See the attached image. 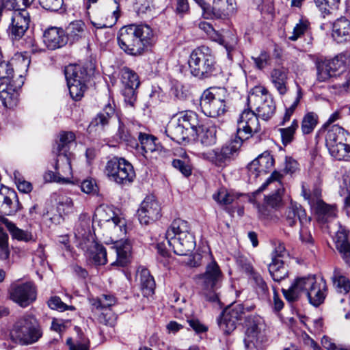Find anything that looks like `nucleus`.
I'll list each match as a JSON object with an SVG mask.
<instances>
[{"label":"nucleus","instance_id":"c9c22d12","mask_svg":"<svg viewBox=\"0 0 350 350\" xmlns=\"http://www.w3.org/2000/svg\"><path fill=\"white\" fill-rule=\"evenodd\" d=\"M75 135L72 131H62L59 135V139L53 148V152L57 155L69 154L70 145L75 140Z\"/></svg>","mask_w":350,"mask_h":350},{"label":"nucleus","instance_id":"f8f14e48","mask_svg":"<svg viewBox=\"0 0 350 350\" xmlns=\"http://www.w3.org/2000/svg\"><path fill=\"white\" fill-rule=\"evenodd\" d=\"M83 240L80 243L81 249L90 262L96 265H104L107 262V252L103 245L95 241L94 237L86 232L81 234Z\"/></svg>","mask_w":350,"mask_h":350},{"label":"nucleus","instance_id":"f257e3e1","mask_svg":"<svg viewBox=\"0 0 350 350\" xmlns=\"http://www.w3.org/2000/svg\"><path fill=\"white\" fill-rule=\"evenodd\" d=\"M286 299L289 302L298 300L305 294L309 302L314 306L323 303L327 291V285L323 278H317L315 275L297 278L288 289H282Z\"/></svg>","mask_w":350,"mask_h":350},{"label":"nucleus","instance_id":"bb28decb","mask_svg":"<svg viewBox=\"0 0 350 350\" xmlns=\"http://www.w3.org/2000/svg\"><path fill=\"white\" fill-rule=\"evenodd\" d=\"M288 69L283 66L273 68L270 73L271 82L281 96L286 94L288 90Z\"/></svg>","mask_w":350,"mask_h":350},{"label":"nucleus","instance_id":"6e6552de","mask_svg":"<svg viewBox=\"0 0 350 350\" xmlns=\"http://www.w3.org/2000/svg\"><path fill=\"white\" fill-rule=\"evenodd\" d=\"M14 69L8 62H0V99L5 107H12L16 103L20 85H15L12 79Z\"/></svg>","mask_w":350,"mask_h":350},{"label":"nucleus","instance_id":"4c0bfd02","mask_svg":"<svg viewBox=\"0 0 350 350\" xmlns=\"http://www.w3.org/2000/svg\"><path fill=\"white\" fill-rule=\"evenodd\" d=\"M249 278L258 297L264 301H269V289L262 275L258 272L253 273L252 275Z\"/></svg>","mask_w":350,"mask_h":350},{"label":"nucleus","instance_id":"603ef678","mask_svg":"<svg viewBox=\"0 0 350 350\" xmlns=\"http://www.w3.org/2000/svg\"><path fill=\"white\" fill-rule=\"evenodd\" d=\"M90 303L96 310H107L116 304V298L111 294H103L96 299H90Z\"/></svg>","mask_w":350,"mask_h":350},{"label":"nucleus","instance_id":"5fc2aeb1","mask_svg":"<svg viewBox=\"0 0 350 350\" xmlns=\"http://www.w3.org/2000/svg\"><path fill=\"white\" fill-rule=\"evenodd\" d=\"M318 115L314 112L307 113L303 118L301 129L304 135L311 133L318 124Z\"/></svg>","mask_w":350,"mask_h":350},{"label":"nucleus","instance_id":"680f3d73","mask_svg":"<svg viewBox=\"0 0 350 350\" xmlns=\"http://www.w3.org/2000/svg\"><path fill=\"white\" fill-rule=\"evenodd\" d=\"M338 74L333 71L327 66L326 61L319 64L317 66V79L319 81H326L332 77H337Z\"/></svg>","mask_w":350,"mask_h":350},{"label":"nucleus","instance_id":"c03bdc74","mask_svg":"<svg viewBox=\"0 0 350 350\" xmlns=\"http://www.w3.org/2000/svg\"><path fill=\"white\" fill-rule=\"evenodd\" d=\"M287 252L283 243H279L275 248L272 255V262L269 265V271L271 273V268L274 267L275 271L282 268H287L284 265V260L287 258Z\"/></svg>","mask_w":350,"mask_h":350},{"label":"nucleus","instance_id":"39448f33","mask_svg":"<svg viewBox=\"0 0 350 350\" xmlns=\"http://www.w3.org/2000/svg\"><path fill=\"white\" fill-rule=\"evenodd\" d=\"M42 336V332L36 317L25 314L14 323L10 332L11 340L23 345L36 342Z\"/></svg>","mask_w":350,"mask_h":350},{"label":"nucleus","instance_id":"9b49d317","mask_svg":"<svg viewBox=\"0 0 350 350\" xmlns=\"http://www.w3.org/2000/svg\"><path fill=\"white\" fill-rule=\"evenodd\" d=\"M200 107L203 113L211 118H217L227 111L224 98H221L217 92L205 90L200 98Z\"/></svg>","mask_w":350,"mask_h":350},{"label":"nucleus","instance_id":"ddd939ff","mask_svg":"<svg viewBox=\"0 0 350 350\" xmlns=\"http://www.w3.org/2000/svg\"><path fill=\"white\" fill-rule=\"evenodd\" d=\"M243 314L244 307L241 304L226 308L217 319L218 326L224 334H229L236 329Z\"/></svg>","mask_w":350,"mask_h":350},{"label":"nucleus","instance_id":"9d476101","mask_svg":"<svg viewBox=\"0 0 350 350\" xmlns=\"http://www.w3.org/2000/svg\"><path fill=\"white\" fill-rule=\"evenodd\" d=\"M247 103L251 108H255L258 116L264 120H269L275 113L273 98L264 87H256L249 94Z\"/></svg>","mask_w":350,"mask_h":350},{"label":"nucleus","instance_id":"2eb2a0df","mask_svg":"<svg viewBox=\"0 0 350 350\" xmlns=\"http://www.w3.org/2000/svg\"><path fill=\"white\" fill-rule=\"evenodd\" d=\"M327 66L333 72L337 73L338 77H344L345 81L335 85L338 87L340 92L350 91V71L347 72L345 69L350 63V53H341L332 59L325 60Z\"/></svg>","mask_w":350,"mask_h":350},{"label":"nucleus","instance_id":"aec40b11","mask_svg":"<svg viewBox=\"0 0 350 350\" xmlns=\"http://www.w3.org/2000/svg\"><path fill=\"white\" fill-rule=\"evenodd\" d=\"M274 159L268 152H265L247 165L249 180L254 182L261 174H267L273 167Z\"/></svg>","mask_w":350,"mask_h":350},{"label":"nucleus","instance_id":"423d86ee","mask_svg":"<svg viewBox=\"0 0 350 350\" xmlns=\"http://www.w3.org/2000/svg\"><path fill=\"white\" fill-rule=\"evenodd\" d=\"M107 228L111 229V233L113 236L116 238H120V240L114 241L111 247V249L116 255V260L112 262L111 265L125 267L131 261L132 249L131 241L121 238L126 232V221L124 219L118 217L111 221Z\"/></svg>","mask_w":350,"mask_h":350},{"label":"nucleus","instance_id":"052dcab7","mask_svg":"<svg viewBox=\"0 0 350 350\" xmlns=\"http://www.w3.org/2000/svg\"><path fill=\"white\" fill-rule=\"evenodd\" d=\"M57 209L61 214L68 215L74 211V204L72 200L66 196H60L57 200Z\"/></svg>","mask_w":350,"mask_h":350},{"label":"nucleus","instance_id":"7ed1b4c3","mask_svg":"<svg viewBox=\"0 0 350 350\" xmlns=\"http://www.w3.org/2000/svg\"><path fill=\"white\" fill-rule=\"evenodd\" d=\"M188 64L191 74L200 79L215 76L219 71L212 50L206 46L193 50Z\"/></svg>","mask_w":350,"mask_h":350},{"label":"nucleus","instance_id":"e433bc0d","mask_svg":"<svg viewBox=\"0 0 350 350\" xmlns=\"http://www.w3.org/2000/svg\"><path fill=\"white\" fill-rule=\"evenodd\" d=\"M332 280L336 291L346 295L350 301V280L344 275L342 270L335 268Z\"/></svg>","mask_w":350,"mask_h":350},{"label":"nucleus","instance_id":"cd10ccee","mask_svg":"<svg viewBox=\"0 0 350 350\" xmlns=\"http://www.w3.org/2000/svg\"><path fill=\"white\" fill-rule=\"evenodd\" d=\"M165 133L173 141L178 144H182L185 142H189L191 135L188 133L183 125L174 118L167 124Z\"/></svg>","mask_w":350,"mask_h":350},{"label":"nucleus","instance_id":"4468645a","mask_svg":"<svg viewBox=\"0 0 350 350\" xmlns=\"http://www.w3.org/2000/svg\"><path fill=\"white\" fill-rule=\"evenodd\" d=\"M258 116L254 111L245 109L237 121V135L244 139H248L255 133L260 131Z\"/></svg>","mask_w":350,"mask_h":350},{"label":"nucleus","instance_id":"f704fd0d","mask_svg":"<svg viewBox=\"0 0 350 350\" xmlns=\"http://www.w3.org/2000/svg\"><path fill=\"white\" fill-rule=\"evenodd\" d=\"M136 126L132 125L131 128H127L120 120H119V126L117 135L120 139L124 142L126 146L132 148H138L139 144L136 139L138 137L139 131H135Z\"/></svg>","mask_w":350,"mask_h":350},{"label":"nucleus","instance_id":"473e14b6","mask_svg":"<svg viewBox=\"0 0 350 350\" xmlns=\"http://www.w3.org/2000/svg\"><path fill=\"white\" fill-rule=\"evenodd\" d=\"M310 207L315 212L318 221L321 224L329 222L336 215V206L327 204L323 200Z\"/></svg>","mask_w":350,"mask_h":350},{"label":"nucleus","instance_id":"4d7b16f0","mask_svg":"<svg viewBox=\"0 0 350 350\" xmlns=\"http://www.w3.org/2000/svg\"><path fill=\"white\" fill-rule=\"evenodd\" d=\"M122 81L124 86L138 88L140 84L137 73L128 68L122 71Z\"/></svg>","mask_w":350,"mask_h":350},{"label":"nucleus","instance_id":"338daca9","mask_svg":"<svg viewBox=\"0 0 350 350\" xmlns=\"http://www.w3.org/2000/svg\"><path fill=\"white\" fill-rule=\"evenodd\" d=\"M340 196H347L345 202L350 205V170L347 171L342 176V183L340 185Z\"/></svg>","mask_w":350,"mask_h":350},{"label":"nucleus","instance_id":"7c9ffc66","mask_svg":"<svg viewBox=\"0 0 350 350\" xmlns=\"http://www.w3.org/2000/svg\"><path fill=\"white\" fill-rule=\"evenodd\" d=\"M16 198V193L13 190L8 188L0 190V214L10 215L16 212V205L13 202Z\"/></svg>","mask_w":350,"mask_h":350},{"label":"nucleus","instance_id":"5701e85b","mask_svg":"<svg viewBox=\"0 0 350 350\" xmlns=\"http://www.w3.org/2000/svg\"><path fill=\"white\" fill-rule=\"evenodd\" d=\"M167 243L174 252L179 256H186L191 253L196 247L195 237L192 234L176 237L167 239Z\"/></svg>","mask_w":350,"mask_h":350},{"label":"nucleus","instance_id":"0e129e2a","mask_svg":"<svg viewBox=\"0 0 350 350\" xmlns=\"http://www.w3.org/2000/svg\"><path fill=\"white\" fill-rule=\"evenodd\" d=\"M49 307L52 310L64 312L66 310H75V308L73 306H68L64 303L59 297L53 296L47 301Z\"/></svg>","mask_w":350,"mask_h":350},{"label":"nucleus","instance_id":"c756f323","mask_svg":"<svg viewBox=\"0 0 350 350\" xmlns=\"http://www.w3.org/2000/svg\"><path fill=\"white\" fill-rule=\"evenodd\" d=\"M297 220L299 221L301 225L309 221L306 211L301 206L297 203L291 202L285 213L286 224L292 227L296 224Z\"/></svg>","mask_w":350,"mask_h":350},{"label":"nucleus","instance_id":"0eeeda50","mask_svg":"<svg viewBox=\"0 0 350 350\" xmlns=\"http://www.w3.org/2000/svg\"><path fill=\"white\" fill-rule=\"evenodd\" d=\"M103 172L109 180L120 185L131 183L135 177L133 166L123 157H113L108 159Z\"/></svg>","mask_w":350,"mask_h":350},{"label":"nucleus","instance_id":"4be33fe9","mask_svg":"<svg viewBox=\"0 0 350 350\" xmlns=\"http://www.w3.org/2000/svg\"><path fill=\"white\" fill-rule=\"evenodd\" d=\"M68 41L64 30L56 27L46 29L43 33V42L50 50H55L64 46Z\"/></svg>","mask_w":350,"mask_h":350},{"label":"nucleus","instance_id":"6e6d98bb","mask_svg":"<svg viewBox=\"0 0 350 350\" xmlns=\"http://www.w3.org/2000/svg\"><path fill=\"white\" fill-rule=\"evenodd\" d=\"M243 142V139L237 135L234 139H232L229 143L225 144L221 148L224 156L227 157L230 160L239 150Z\"/></svg>","mask_w":350,"mask_h":350},{"label":"nucleus","instance_id":"bf43d9fd","mask_svg":"<svg viewBox=\"0 0 350 350\" xmlns=\"http://www.w3.org/2000/svg\"><path fill=\"white\" fill-rule=\"evenodd\" d=\"M84 27L85 24L81 21L71 23L68 27V38L70 37L73 41L78 40L83 36Z\"/></svg>","mask_w":350,"mask_h":350},{"label":"nucleus","instance_id":"f3484780","mask_svg":"<svg viewBox=\"0 0 350 350\" xmlns=\"http://www.w3.org/2000/svg\"><path fill=\"white\" fill-rule=\"evenodd\" d=\"M137 215L142 224L148 225L161 217L160 203L154 196H146L137 210Z\"/></svg>","mask_w":350,"mask_h":350},{"label":"nucleus","instance_id":"72a5a7b5","mask_svg":"<svg viewBox=\"0 0 350 350\" xmlns=\"http://www.w3.org/2000/svg\"><path fill=\"white\" fill-rule=\"evenodd\" d=\"M350 139V134L338 124L330 126L325 135V146L327 148L343 141Z\"/></svg>","mask_w":350,"mask_h":350},{"label":"nucleus","instance_id":"c85d7f7f","mask_svg":"<svg viewBox=\"0 0 350 350\" xmlns=\"http://www.w3.org/2000/svg\"><path fill=\"white\" fill-rule=\"evenodd\" d=\"M332 37L338 43L350 41V21L345 17L338 18L332 25Z\"/></svg>","mask_w":350,"mask_h":350},{"label":"nucleus","instance_id":"09e8293b","mask_svg":"<svg viewBox=\"0 0 350 350\" xmlns=\"http://www.w3.org/2000/svg\"><path fill=\"white\" fill-rule=\"evenodd\" d=\"M66 79L88 80L87 69L79 64H70L65 68Z\"/></svg>","mask_w":350,"mask_h":350},{"label":"nucleus","instance_id":"de8ad7c7","mask_svg":"<svg viewBox=\"0 0 350 350\" xmlns=\"http://www.w3.org/2000/svg\"><path fill=\"white\" fill-rule=\"evenodd\" d=\"M310 23L307 20H300L293 28V33L288 37L291 41H296L302 36L307 35L308 36V44H312V38L309 33Z\"/></svg>","mask_w":350,"mask_h":350},{"label":"nucleus","instance_id":"393cba45","mask_svg":"<svg viewBox=\"0 0 350 350\" xmlns=\"http://www.w3.org/2000/svg\"><path fill=\"white\" fill-rule=\"evenodd\" d=\"M187 130L192 138L197 137L200 126L198 114L193 111L179 112L174 117Z\"/></svg>","mask_w":350,"mask_h":350},{"label":"nucleus","instance_id":"20e7f679","mask_svg":"<svg viewBox=\"0 0 350 350\" xmlns=\"http://www.w3.org/2000/svg\"><path fill=\"white\" fill-rule=\"evenodd\" d=\"M210 262L206 265L205 271L196 276L197 282L201 287L206 299L220 304L218 289L221 286L224 275L217 262L212 256H206Z\"/></svg>","mask_w":350,"mask_h":350},{"label":"nucleus","instance_id":"e2e57ef3","mask_svg":"<svg viewBox=\"0 0 350 350\" xmlns=\"http://www.w3.org/2000/svg\"><path fill=\"white\" fill-rule=\"evenodd\" d=\"M323 16L330 13V10L338 9L340 0H314Z\"/></svg>","mask_w":350,"mask_h":350},{"label":"nucleus","instance_id":"1a4fd4ad","mask_svg":"<svg viewBox=\"0 0 350 350\" xmlns=\"http://www.w3.org/2000/svg\"><path fill=\"white\" fill-rule=\"evenodd\" d=\"M245 327L244 342L247 350H262L263 343L267 341L264 319L258 315L248 316Z\"/></svg>","mask_w":350,"mask_h":350},{"label":"nucleus","instance_id":"37998d69","mask_svg":"<svg viewBox=\"0 0 350 350\" xmlns=\"http://www.w3.org/2000/svg\"><path fill=\"white\" fill-rule=\"evenodd\" d=\"M327 148L332 157L339 161H350V144L343 141Z\"/></svg>","mask_w":350,"mask_h":350},{"label":"nucleus","instance_id":"a18cd8bd","mask_svg":"<svg viewBox=\"0 0 350 350\" xmlns=\"http://www.w3.org/2000/svg\"><path fill=\"white\" fill-rule=\"evenodd\" d=\"M217 42L226 49L228 58L232 60V52L236 49L238 44V37L236 33L234 31H227L224 36L218 38Z\"/></svg>","mask_w":350,"mask_h":350},{"label":"nucleus","instance_id":"79ce46f5","mask_svg":"<svg viewBox=\"0 0 350 350\" xmlns=\"http://www.w3.org/2000/svg\"><path fill=\"white\" fill-rule=\"evenodd\" d=\"M119 216L114 213L111 206L102 204L96 208L94 219L101 225H106L107 227L111 221L116 219Z\"/></svg>","mask_w":350,"mask_h":350},{"label":"nucleus","instance_id":"dca6fc26","mask_svg":"<svg viewBox=\"0 0 350 350\" xmlns=\"http://www.w3.org/2000/svg\"><path fill=\"white\" fill-rule=\"evenodd\" d=\"M29 13L26 9L15 8L8 29V36L12 40H19L29 28Z\"/></svg>","mask_w":350,"mask_h":350},{"label":"nucleus","instance_id":"58836bf2","mask_svg":"<svg viewBox=\"0 0 350 350\" xmlns=\"http://www.w3.org/2000/svg\"><path fill=\"white\" fill-rule=\"evenodd\" d=\"M191 234L190 232V228L187 221L181 219L180 218L175 219L172 222L170 226L166 231L165 238L166 239L174 238L176 237H183Z\"/></svg>","mask_w":350,"mask_h":350},{"label":"nucleus","instance_id":"b1692460","mask_svg":"<svg viewBox=\"0 0 350 350\" xmlns=\"http://www.w3.org/2000/svg\"><path fill=\"white\" fill-rule=\"evenodd\" d=\"M235 10L234 0H213V6L207 11V19L224 18L234 14Z\"/></svg>","mask_w":350,"mask_h":350},{"label":"nucleus","instance_id":"412c9836","mask_svg":"<svg viewBox=\"0 0 350 350\" xmlns=\"http://www.w3.org/2000/svg\"><path fill=\"white\" fill-rule=\"evenodd\" d=\"M136 134H138L141 153L146 159H156L158 154L165 151L160 143L157 142L158 139L154 135L143 133L141 131Z\"/></svg>","mask_w":350,"mask_h":350},{"label":"nucleus","instance_id":"a878e982","mask_svg":"<svg viewBox=\"0 0 350 350\" xmlns=\"http://www.w3.org/2000/svg\"><path fill=\"white\" fill-rule=\"evenodd\" d=\"M348 234L349 232L346 228L340 225L334 240L336 247L342 259L347 265H350V242Z\"/></svg>","mask_w":350,"mask_h":350},{"label":"nucleus","instance_id":"13d9d810","mask_svg":"<svg viewBox=\"0 0 350 350\" xmlns=\"http://www.w3.org/2000/svg\"><path fill=\"white\" fill-rule=\"evenodd\" d=\"M298 126V121L297 120H293L290 126L279 129V131L282 137V142L284 146L290 144L293 140L295 131Z\"/></svg>","mask_w":350,"mask_h":350},{"label":"nucleus","instance_id":"a211bd4d","mask_svg":"<svg viewBox=\"0 0 350 350\" xmlns=\"http://www.w3.org/2000/svg\"><path fill=\"white\" fill-rule=\"evenodd\" d=\"M36 296V288L31 282L14 284L10 289L11 299L23 308L33 302Z\"/></svg>","mask_w":350,"mask_h":350},{"label":"nucleus","instance_id":"a19ab883","mask_svg":"<svg viewBox=\"0 0 350 350\" xmlns=\"http://www.w3.org/2000/svg\"><path fill=\"white\" fill-rule=\"evenodd\" d=\"M301 195L308 201L310 206L323 200L321 199V188L318 183H313L311 187L303 183L301 186Z\"/></svg>","mask_w":350,"mask_h":350},{"label":"nucleus","instance_id":"f03ea898","mask_svg":"<svg viewBox=\"0 0 350 350\" xmlns=\"http://www.w3.org/2000/svg\"><path fill=\"white\" fill-rule=\"evenodd\" d=\"M154 32L147 25L131 24L120 28L118 34L119 46L129 55H140L153 41Z\"/></svg>","mask_w":350,"mask_h":350},{"label":"nucleus","instance_id":"3c124183","mask_svg":"<svg viewBox=\"0 0 350 350\" xmlns=\"http://www.w3.org/2000/svg\"><path fill=\"white\" fill-rule=\"evenodd\" d=\"M57 160L55 165V170L60 171L61 177L68 178L72 174V167L69 154L57 155Z\"/></svg>","mask_w":350,"mask_h":350},{"label":"nucleus","instance_id":"774afa93","mask_svg":"<svg viewBox=\"0 0 350 350\" xmlns=\"http://www.w3.org/2000/svg\"><path fill=\"white\" fill-rule=\"evenodd\" d=\"M81 191L87 194L95 195L98 193V189L96 181L92 178L85 179L78 182Z\"/></svg>","mask_w":350,"mask_h":350},{"label":"nucleus","instance_id":"6ab92c4d","mask_svg":"<svg viewBox=\"0 0 350 350\" xmlns=\"http://www.w3.org/2000/svg\"><path fill=\"white\" fill-rule=\"evenodd\" d=\"M282 179L283 174L280 172L275 170L257 190L258 192L262 191L271 184H275V187H278L275 192L265 197V204L267 206H270L273 208H278L282 205V196L283 193V187L282 185Z\"/></svg>","mask_w":350,"mask_h":350},{"label":"nucleus","instance_id":"8fccbe9b","mask_svg":"<svg viewBox=\"0 0 350 350\" xmlns=\"http://www.w3.org/2000/svg\"><path fill=\"white\" fill-rule=\"evenodd\" d=\"M202 144L205 146H213L216 143V129L215 127L201 126L197 135Z\"/></svg>","mask_w":350,"mask_h":350},{"label":"nucleus","instance_id":"864d4df0","mask_svg":"<svg viewBox=\"0 0 350 350\" xmlns=\"http://www.w3.org/2000/svg\"><path fill=\"white\" fill-rule=\"evenodd\" d=\"M6 226L14 239L25 242L33 240L31 232L20 229L14 224L9 221L6 223Z\"/></svg>","mask_w":350,"mask_h":350},{"label":"nucleus","instance_id":"2f4dec72","mask_svg":"<svg viewBox=\"0 0 350 350\" xmlns=\"http://www.w3.org/2000/svg\"><path fill=\"white\" fill-rule=\"evenodd\" d=\"M137 278L139 280L143 295L147 297L152 295L154 293L155 282L150 271L146 268H139L137 272Z\"/></svg>","mask_w":350,"mask_h":350},{"label":"nucleus","instance_id":"49530a36","mask_svg":"<svg viewBox=\"0 0 350 350\" xmlns=\"http://www.w3.org/2000/svg\"><path fill=\"white\" fill-rule=\"evenodd\" d=\"M88 80L66 79L70 95L75 100H79L83 96L87 89L86 83Z\"/></svg>","mask_w":350,"mask_h":350},{"label":"nucleus","instance_id":"ea45409f","mask_svg":"<svg viewBox=\"0 0 350 350\" xmlns=\"http://www.w3.org/2000/svg\"><path fill=\"white\" fill-rule=\"evenodd\" d=\"M116 115L115 105L108 103L103 110L99 112L90 124L91 126H100L104 128L109 124V120Z\"/></svg>","mask_w":350,"mask_h":350},{"label":"nucleus","instance_id":"69168bd1","mask_svg":"<svg viewBox=\"0 0 350 350\" xmlns=\"http://www.w3.org/2000/svg\"><path fill=\"white\" fill-rule=\"evenodd\" d=\"M209 160L217 166H223L226 161H229L227 157L224 156L221 149H214L208 153Z\"/></svg>","mask_w":350,"mask_h":350}]
</instances>
